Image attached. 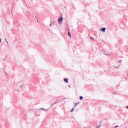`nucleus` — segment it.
<instances>
[{"mask_svg":"<svg viewBox=\"0 0 128 128\" xmlns=\"http://www.w3.org/2000/svg\"><path fill=\"white\" fill-rule=\"evenodd\" d=\"M63 20V18L62 17H60L58 18V21L59 24H60L62 23Z\"/></svg>","mask_w":128,"mask_h":128,"instance_id":"f257e3e1","label":"nucleus"},{"mask_svg":"<svg viewBox=\"0 0 128 128\" xmlns=\"http://www.w3.org/2000/svg\"><path fill=\"white\" fill-rule=\"evenodd\" d=\"M106 29V28H103L101 29H100V30L102 31L103 32H104L105 31V29Z\"/></svg>","mask_w":128,"mask_h":128,"instance_id":"f03ea898","label":"nucleus"},{"mask_svg":"<svg viewBox=\"0 0 128 128\" xmlns=\"http://www.w3.org/2000/svg\"><path fill=\"white\" fill-rule=\"evenodd\" d=\"M64 81L66 83H68V80L67 78H65L64 79Z\"/></svg>","mask_w":128,"mask_h":128,"instance_id":"7ed1b4c3","label":"nucleus"},{"mask_svg":"<svg viewBox=\"0 0 128 128\" xmlns=\"http://www.w3.org/2000/svg\"><path fill=\"white\" fill-rule=\"evenodd\" d=\"M101 126V125H98L96 126V128H100Z\"/></svg>","mask_w":128,"mask_h":128,"instance_id":"20e7f679","label":"nucleus"},{"mask_svg":"<svg viewBox=\"0 0 128 128\" xmlns=\"http://www.w3.org/2000/svg\"><path fill=\"white\" fill-rule=\"evenodd\" d=\"M40 110H45L46 111L47 110H48V109L46 110V109H44L43 108H40Z\"/></svg>","mask_w":128,"mask_h":128,"instance_id":"39448f33","label":"nucleus"},{"mask_svg":"<svg viewBox=\"0 0 128 128\" xmlns=\"http://www.w3.org/2000/svg\"><path fill=\"white\" fill-rule=\"evenodd\" d=\"M68 35L70 37V38L71 37V35L70 33V32L69 31L68 32Z\"/></svg>","mask_w":128,"mask_h":128,"instance_id":"423d86ee","label":"nucleus"},{"mask_svg":"<svg viewBox=\"0 0 128 128\" xmlns=\"http://www.w3.org/2000/svg\"><path fill=\"white\" fill-rule=\"evenodd\" d=\"M83 98V97L82 96H80V100H82Z\"/></svg>","mask_w":128,"mask_h":128,"instance_id":"0eeeda50","label":"nucleus"},{"mask_svg":"<svg viewBox=\"0 0 128 128\" xmlns=\"http://www.w3.org/2000/svg\"><path fill=\"white\" fill-rule=\"evenodd\" d=\"M74 110V108H72L71 110H70V112H72Z\"/></svg>","mask_w":128,"mask_h":128,"instance_id":"6e6552de","label":"nucleus"},{"mask_svg":"<svg viewBox=\"0 0 128 128\" xmlns=\"http://www.w3.org/2000/svg\"><path fill=\"white\" fill-rule=\"evenodd\" d=\"M79 103V102L76 103L75 104V105L74 106V107H75L77 104H78Z\"/></svg>","mask_w":128,"mask_h":128,"instance_id":"1a4fd4ad","label":"nucleus"},{"mask_svg":"<svg viewBox=\"0 0 128 128\" xmlns=\"http://www.w3.org/2000/svg\"><path fill=\"white\" fill-rule=\"evenodd\" d=\"M56 104V102H55L54 103V104H52L51 106H50V107H52L53 105L54 104Z\"/></svg>","mask_w":128,"mask_h":128,"instance_id":"9d476101","label":"nucleus"},{"mask_svg":"<svg viewBox=\"0 0 128 128\" xmlns=\"http://www.w3.org/2000/svg\"><path fill=\"white\" fill-rule=\"evenodd\" d=\"M4 40H5L6 42L8 43V42L6 40V38H5L4 39Z\"/></svg>","mask_w":128,"mask_h":128,"instance_id":"9b49d317","label":"nucleus"},{"mask_svg":"<svg viewBox=\"0 0 128 128\" xmlns=\"http://www.w3.org/2000/svg\"><path fill=\"white\" fill-rule=\"evenodd\" d=\"M126 108L128 109V106H126Z\"/></svg>","mask_w":128,"mask_h":128,"instance_id":"f8f14e48","label":"nucleus"},{"mask_svg":"<svg viewBox=\"0 0 128 128\" xmlns=\"http://www.w3.org/2000/svg\"><path fill=\"white\" fill-rule=\"evenodd\" d=\"M90 38L91 39H94V38H92L91 37H90Z\"/></svg>","mask_w":128,"mask_h":128,"instance_id":"ddd939ff","label":"nucleus"},{"mask_svg":"<svg viewBox=\"0 0 128 128\" xmlns=\"http://www.w3.org/2000/svg\"><path fill=\"white\" fill-rule=\"evenodd\" d=\"M1 39L0 38V42H1Z\"/></svg>","mask_w":128,"mask_h":128,"instance_id":"4468645a","label":"nucleus"},{"mask_svg":"<svg viewBox=\"0 0 128 128\" xmlns=\"http://www.w3.org/2000/svg\"><path fill=\"white\" fill-rule=\"evenodd\" d=\"M52 24V23H50V26H51V25Z\"/></svg>","mask_w":128,"mask_h":128,"instance_id":"2eb2a0df","label":"nucleus"},{"mask_svg":"<svg viewBox=\"0 0 128 128\" xmlns=\"http://www.w3.org/2000/svg\"><path fill=\"white\" fill-rule=\"evenodd\" d=\"M118 126H116V127H118Z\"/></svg>","mask_w":128,"mask_h":128,"instance_id":"dca6fc26","label":"nucleus"},{"mask_svg":"<svg viewBox=\"0 0 128 128\" xmlns=\"http://www.w3.org/2000/svg\"><path fill=\"white\" fill-rule=\"evenodd\" d=\"M3 60H4V58H3Z\"/></svg>","mask_w":128,"mask_h":128,"instance_id":"f3484780","label":"nucleus"},{"mask_svg":"<svg viewBox=\"0 0 128 128\" xmlns=\"http://www.w3.org/2000/svg\"><path fill=\"white\" fill-rule=\"evenodd\" d=\"M31 0L32 1V0Z\"/></svg>","mask_w":128,"mask_h":128,"instance_id":"a211bd4d","label":"nucleus"}]
</instances>
